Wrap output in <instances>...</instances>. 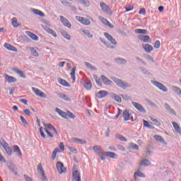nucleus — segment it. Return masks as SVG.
Here are the masks:
<instances>
[{
    "instance_id": "3c124183",
    "label": "nucleus",
    "mask_w": 181,
    "mask_h": 181,
    "mask_svg": "<svg viewBox=\"0 0 181 181\" xmlns=\"http://www.w3.org/2000/svg\"><path fill=\"white\" fill-rule=\"evenodd\" d=\"M140 71H141L142 74L146 76H149L151 74L148 70L146 68L141 67L140 68Z\"/></svg>"
},
{
    "instance_id": "a19ab883",
    "label": "nucleus",
    "mask_w": 181,
    "mask_h": 181,
    "mask_svg": "<svg viewBox=\"0 0 181 181\" xmlns=\"http://www.w3.org/2000/svg\"><path fill=\"white\" fill-rule=\"evenodd\" d=\"M85 66L90 71H97V68L93 66L90 62H85Z\"/></svg>"
},
{
    "instance_id": "4d7b16f0",
    "label": "nucleus",
    "mask_w": 181,
    "mask_h": 181,
    "mask_svg": "<svg viewBox=\"0 0 181 181\" xmlns=\"http://www.w3.org/2000/svg\"><path fill=\"white\" fill-rule=\"evenodd\" d=\"M129 146H131L132 149H134V150H136V151L139 150V146L134 144V143H131V144Z\"/></svg>"
},
{
    "instance_id": "0e129e2a",
    "label": "nucleus",
    "mask_w": 181,
    "mask_h": 181,
    "mask_svg": "<svg viewBox=\"0 0 181 181\" xmlns=\"http://www.w3.org/2000/svg\"><path fill=\"white\" fill-rule=\"evenodd\" d=\"M120 96H122V99L124 100H131L130 96L127 95H120Z\"/></svg>"
},
{
    "instance_id": "6ab92c4d",
    "label": "nucleus",
    "mask_w": 181,
    "mask_h": 181,
    "mask_svg": "<svg viewBox=\"0 0 181 181\" xmlns=\"http://www.w3.org/2000/svg\"><path fill=\"white\" fill-rule=\"evenodd\" d=\"M93 151L98 155H100L101 153H104L102 150L101 146H94L93 147Z\"/></svg>"
},
{
    "instance_id": "20e7f679",
    "label": "nucleus",
    "mask_w": 181,
    "mask_h": 181,
    "mask_svg": "<svg viewBox=\"0 0 181 181\" xmlns=\"http://www.w3.org/2000/svg\"><path fill=\"white\" fill-rule=\"evenodd\" d=\"M37 173L41 174L42 181H47V178L46 175H45V170H44L42 163H40L37 165Z\"/></svg>"
},
{
    "instance_id": "412c9836",
    "label": "nucleus",
    "mask_w": 181,
    "mask_h": 181,
    "mask_svg": "<svg viewBox=\"0 0 181 181\" xmlns=\"http://www.w3.org/2000/svg\"><path fill=\"white\" fill-rule=\"evenodd\" d=\"M78 21L81 22V23L85 25H88L90 24V20H88V18H85L83 17H78Z\"/></svg>"
},
{
    "instance_id": "4c0bfd02",
    "label": "nucleus",
    "mask_w": 181,
    "mask_h": 181,
    "mask_svg": "<svg viewBox=\"0 0 181 181\" xmlns=\"http://www.w3.org/2000/svg\"><path fill=\"white\" fill-rule=\"evenodd\" d=\"M57 95L59 97L60 99L64 100L66 101H69V98H68L67 95L63 94L62 93H57Z\"/></svg>"
},
{
    "instance_id": "9b49d317",
    "label": "nucleus",
    "mask_w": 181,
    "mask_h": 181,
    "mask_svg": "<svg viewBox=\"0 0 181 181\" xmlns=\"http://www.w3.org/2000/svg\"><path fill=\"white\" fill-rule=\"evenodd\" d=\"M72 177V181H81V173L77 170L73 172Z\"/></svg>"
},
{
    "instance_id": "f257e3e1",
    "label": "nucleus",
    "mask_w": 181,
    "mask_h": 181,
    "mask_svg": "<svg viewBox=\"0 0 181 181\" xmlns=\"http://www.w3.org/2000/svg\"><path fill=\"white\" fill-rule=\"evenodd\" d=\"M112 81H113L114 83H115L119 88H121L124 90L132 87V85L130 83L115 77L112 78Z\"/></svg>"
},
{
    "instance_id": "f03ea898",
    "label": "nucleus",
    "mask_w": 181,
    "mask_h": 181,
    "mask_svg": "<svg viewBox=\"0 0 181 181\" xmlns=\"http://www.w3.org/2000/svg\"><path fill=\"white\" fill-rule=\"evenodd\" d=\"M0 146H3L6 153L8 156H11V153H13V151H11V148L9 147V145L4 141V139H1L0 141Z\"/></svg>"
},
{
    "instance_id": "79ce46f5",
    "label": "nucleus",
    "mask_w": 181,
    "mask_h": 181,
    "mask_svg": "<svg viewBox=\"0 0 181 181\" xmlns=\"http://www.w3.org/2000/svg\"><path fill=\"white\" fill-rule=\"evenodd\" d=\"M134 179L136 180V177L145 178L146 175H144V173H143L141 171H136V172L134 173Z\"/></svg>"
},
{
    "instance_id": "4be33fe9",
    "label": "nucleus",
    "mask_w": 181,
    "mask_h": 181,
    "mask_svg": "<svg viewBox=\"0 0 181 181\" xmlns=\"http://www.w3.org/2000/svg\"><path fill=\"white\" fill-rule=\"evenodd\" d=\"M142 47L144 50L146 51V53H150L153 50L152 45H150L148 44L143 45Z\"/></svg>"
},
{
    "instance_id": "58836bf2",
    "label": "nucleus",
    "mask_w": 181,
    "mask_h": 181,
    "mask_svg": "<svg viewBox=\"0 0 181 181\" xmlns=\"http://www.w3.org/2000/svg\"><path fill=\"white\" fill-rule=\"evenodd\" d=\"M61 33L64 38H66L67 40H70L71 39V36H70L67 31L62 30Z\"/></svg>"
},
{
    "instance_id": "09e8293b",
    "label": "nucleus",
    "mask_w": 181,
    "mask_h": 181,
    "mask_svg": "<svg viewBox=\"0 0 181 181\" xmlns=\"http://www.w3.org/2000/svg\"><path fill=\"white\" fill-rule=\"evenodd\" d=\"M13 149L14 152L18 153V156H22V152L21 151V148H19V147L18 146H13Z\"/></svg>"
},
{
    "instance_id": "052dcab7",
    "label": "nucleus",
    "mask_w": 181,
    "mask_h": 181,
    "mask_svg": "<svg viewBox=\"0 0 181 181\" xmlns=\"http://www.w3.org/2000/svg\"><path fill=\"white\" fill-rule=\"evenodd\" d=\"M146 102L149 105H151L153 107H156V103H153L151 100H150L148 98H146Z\"/></svg>"
},
{
    "instance_id": "ea45409f",
    "label": "nucleus",
    "mask_w": 181,
    "mask_h": 181,
    "mask_svg": "<svg viewBox=\"0 0 181 181\" xmlns=\"http://www.w3.org/2000/svg\"><path fill=\"white\" fill-rule=\"evenodd\" d=\"M172 90L173 92H175L177 95L180 96L181 95V88L177 86H172Z\"/></svg>"
},
{
    "instance_id": "a878e982",
    "label": "nucleus",
    "mask_w": 181,
    "mask_h": 181,
    "mask_svg": "<svg viewBox=\"0 0 181 181\" xmlns=\"http://www.w3.org/2000/svg\"><path fill=\"white\" fill-rule=\"evenodd\" d=\"M26 35H28L34 41L39 40V37L35 33H33L32 32L26 31Z\"/></svg>"
},
{
    "instance_id": "338daca9",
    "label": "nucleus",
    "mask_w": 181,
    "mask_h": 181,
    "mask_svg": "<svg viewBox=\"0 0 181 181\" xmlns=\"http://www.w3.org/2000/svg\"><path fill=\"white\" fill-rule=\"evenodd\" d=\"M109 41L110 42L111 45H113L115 46H116L117 45L116 40L114 38L110 40Z\"/></svg>"
},
{
    "instance_id": "b1692460",
    "label": "nucleus",
    "mask_w": 181,
    "mask_h": 181,
    "mask_svg": "<svg viewBox=\"0 0 181 181\" xmlns=\"http://www.w3.org/2000/svg\"><path fill=\"white\" fill-rule=\"evenodd\" d=\"M4 47L10 51L14 52H17L18 49L16 47H15L13 45H11L10 44L8 43H5L4 44Z\"/></svg>"
},
{
    "instance_id": "69168bd1",
    "label": "nucleus",
    "mask_w": 181,
    "mask_h": 181,
    "mask_svg": "<svg viewBox=\"0 0 181 181\" xmlns=\"http://www.w3.org/2000/svg\"><path fill=\"white\" fill-rule=\"evenodd\" d=\"M45 132H47V135L49 136V138H53L54 134H52L49 130H47V128H45Z\"/></svg>"
},
{
    "instance_id": "2eb2a0df",
    "label": "nucleus",
    "mask_w": 181,
    "mask_h": 181,
    "mask_svg": "<svg viewBox=\"0 0 181 181\" xmlns=\"http://www.w3.org/2000/svg\"><path fill=\"white\" fill-rule=\"evenodd\" d=\"M98 18H99V21H100V22H102L106 26L110 27V28H114V26L111 24V23H110V21H108V20H107L104 17L99 16Z\"/></svg>"
},
{
    "instance_id": "2f4dec72",
    "label": "nucleus",
    "mask_w": 181,
    "mask_h": 181,
    "mask_svg": "<svg viewBox=\"0 0 181 181\" xmlns=\"http://www.w3.org/2000/svg\"><path fill=\"white\" fill-rule=\"evenodd\" d=\"M5 77H6V81H7L8 83H16L17 81V78L13 76L6 75Z\"/></svg>"
},
{
    "instance_id": "37998d69",
    "label": "nucleus",
    "mask_w": 181,
    "mask_h": 181,
    "mask_svg": "<svg viewBox=\"0 0 181 181\" xmlns=\"http://www.w3.org/2000/svg\"><path fill=\"white\" fill-rule=\"evenodd\" d=\"M81 32L83 33L85 35H87L88 38H92L93 37V35L90 33L89 30H81Z\"/></svg>"
},
{
    "instance_id": "393cba45",
    "label": "nucleus",
    "mask_w": 181,
    "mask_h": 181,
    "mask_svg": "<svg viewBox=\"0 0 181 181\" xmlns=\"http://www.w3.org/2000/svg\"><path fill=\"white\" fill-rule=\"evenodd\" d=\"M55 112L57 113H58L59 115H60V117H62V118L67 119V113L66 112H63L62 110H61L58 107H56Z\"/></svg>"
},
{
    "instance_id": "5701e85b",
    "label": "nucleus",
    "mask_w": 181,
    "mask_h": 181,
    "mask_svg": "<svg viewBox=\"0 0 181 181\" xmlns=\"http://www.w3.org/2000/svg\"><path fill=\"white\" fill-rule=\"evenodd\" d=\"M165 108L166 109V110L168 111V112L172 115H176V112L175 110H174L173 108H172L170 107V105H169L168 103L165 104Z\"/></svg>"
},
{
    "instance_id": "864d4df0",
    "label": "nucleus",
    "mask_w": 181,
    "mask_h": 181,
    "mask_svg": "<svg viewBox=\"0 0 181 181\" xmlns=\"http://www.w3.org/2000/svg\"><path fill=\"white\" fill-rule=\"evenodd\" d=\"M18 21L16 18H12V25L14 26V28H17L18 26Z\"/></svg>"
},
{
    "instance_id": "0eeeda50",
    "label": "nucleus",
    "mask_w": 181,
    "mask_h": 181,
    "mask_svg": "<svg viewBox=\"0 0 181 181\" xmlns=\"http://www.w3.org/2000/svg\"><path fill=\"white\" fill-rule=\"evenodd\" d=\"M100 8H102L103 12H104L107 14L111 13V9L108 6V5H107L105 3L100 2Z\"/></svg>"
},
{
    "instance_id": "bb28decb",
    "label": "nucleus",
    "mask_w": 181,
    "mask_h": 181,
    "mask_svg": "<svg viewBox=\"0 0 181 181\" xmlns=\"http://www.w3.org/2000/svg\"><path fill=\"white\" fill-rule=\"evenodd\" d=\"M8 169H10L13 174L17 175V167L13 163H10L8 165Z\"/></svg>"
},
{
    "instance_id": "ddd939ff",
    "label": "nucleus",
    "mask_w": 181,
    "mask_h": 181,
    "mask_svg": "<svg viewBox=\"0 0 181 181\" xmlns=\"http://www.w3.org/2000/svg\"><path fill=\"white\" fill-rule=\"evenodd\" d=\"M140 42H143L144 43H151V38L148 35H139L138 36Z\"/></svg>"
},
{
    "instance_id": "4468645a",
    "label": "nucleus",
    "mask_w": 181,
    "mask_h": 181,
    "mask_svg": "<svg viewBox=\"0 0 181 181\" xmlns=\"http://www.w3.org/2000/svg\"><path fill=\"white\" fill-rule=\"evenodd\" d=\"M122 117L124 118V121H129L132 119V121H134L132 117H131V114L129 113V110H125L124 112H122Z\"/></svg>"
},
{
    "instance_id": "9d476101",
    "label": "nucleus",
    "mask_w": 181,
    "mask_h": 181,
    "mask_svg": "<svg viewBox=\"0 0 181 181\" xmlns=\"http://www.w3.org/2000/svg\"><path fill=\"white\" fill-rule=\"evenodd\" d=\"M60 21L62 23L64 26H66L68 28H71V24L67 18H65L63 16H60Z\"/></svg>"
},
{
    "instance_id": "e433bc0d",
    "label": "nucleus",
    "mask_w": 181,
    "mask_h": 181,
    "mask_svg": "<svg viewBox=\"0 0 181 181\" xmlns=\"http://www.w3.org/2000/svg\"><path fill=\"white\" fill-rule=\"evenodd\" d=\"M31 11L33 12V13L35 15H38L40 17H44L45 16V13L42 11H40V10L33 8V9H31Z\"/></svg>"
},
{
    "instance_id": "680f3d73",
    "label": "nucleus",
    "mask_w": 181,
    "mask_h": 181,
    "mask_svg": "<svg viewBox=\"0 0 181 181\" xmlns=\"http://www.w3.org/2000/svg\"><path fill=\"white\" fill-rule=\"evenodd\" d=\"M104 37H105V38H107V40H110L113 38L111 35L107 33H104Z\"/></svg>"
},
{
    "instance_id": "774afa93",
    "label": "nucleus",
    "mask_w": 181,
    "mask_h": 181,
    "mask_svg": "<svg viewBox=\"0 0 181 181\" xmlns=\"http://www.w3.org/2000/svg\"><path fill=\"white\" fill-rule=\"evenodd\" d=\"M69 149L71 152H72L73 153H77V151L76 148H74L73 147H69Z\"/></svg>"
},
{
    "instance_id": "49530a36",
    "label": "nucleus",
    "mask_w": 181,
    "mask_h": 181,
    "mask_svg": "<svg viewBox=\"0 0 181 181\" xmlns=\"http://www.w3.org/2000/svg\"><path fill=\"white\" fill-rule=\"evenodd\" d=\"M115 137H116V139H117L120 141H124V142L127 141V138H125L124 136H122L119 134H116Z\"/></svg>"
},
{
    "instance_id": "603ef678",
    "label": "nucleus",
    "mask_w": 181,
    "mask_h": 181,
    "mask_svg": "<svg viewBox=\"0 0 181 181\" xmlns=\"http://www.w3.org/2000/svg\"><path fill=\"white\" fill-rule=\"evenodd\" d=\"M20 119L21 120L23 125H25V127L28 126V121L24 118L23 116H20Z\"/></svg>"
},
{
    "instance_id": "13d9d810",
    "label": "nucleus",
    "mask_w": 181,
    "mask_h": 181,
    "mask_svg": "<svg viewBox=\"0 0 181 181\" xmlns=\"http://www.w3.org/2000/svg\"><path fill=\"white\" fill-rule=\"evenodd\" d=\"M160 47V42L159 40H156L154 43V48L159 49Z\"/></svg>"
},
{
    "instance_id": "c03bdc74",
    "label": "nucleus",
    "mask_w": 181,
    "mask_h": 181,
    "mask_svg": "<svg viewBox=\"0 0 181 181\" xmlns=\"http://www.w3.org/2000/svg\"><path fill=\"white\" fill-rule=\"evenodd\" d=\"M134 33L136 34H140V35H146V33H148V30L137 28L134 30Z\"/></svg>"
},
{
    "instance_id": "c756f323",
    "label": "nucleus",
    "mask_w": 181,
    "mask_h": 181,
    "mask_svg": "<svg viewBox=\"0 0 181 181\" xmlns=\"http://www.w3.org/2000/svg\"><path fill=\"white\" fill-rule=\"evenodd\" d=\"M154 139L160 143H162L163 144L167 145V142H165L163 138L159 135H155Z\"/></svg>"
},
{
    "instance_id": "f704fd0d",
    "label": "nucleus",
    "mask_w": 181,
    "mask_h": 181,
    "mask_svg": "<svg viewBox=\"0 0 181 181\" xmlns=\"http://www.w3.org/2000/svg\"><path fill=\"white\" fill-rule=\"evenodd\" d=\"M72 141L74 143L78 144H86V140L80 139H77V138H73Z\"/></svg>"
},
{
    "instance_id": "6e6552de",
    "label": "nucleus",
    "mask_w": 181,
    "mask_h": 181,
    "mask_svg": "<svg viewBox=\"0 0 181 181\" xmlns=\"http://www.w3.org/2000/svg\"><path fill=\"white\" fill-rule=\"evenodd\" d=\"M56 167L59 174L65 173L66 171V169L65 168L64 165L62 162L57 163Z\"/></svg>"
},
{
    "instance_id": "6e6d98bb",
    "label": "nucleus",
    "mask_w": 181,
    "mask_h": 181,
    "mask_svg": "<svg viewBox=\"0 0 181 181\" xmlns=\"http://www.w3.org/2000/svg\"><path fill=\"white\" fill-rule=\"evenodd\" d=\"M151 120L153 121V122L156 126L159 127L160 125V122L158 121L156 119H153V117H151Z\"/></svg>"
},
{
    "instance_id": "cd10ccee",
    "label": "nucleus",
    "mask_w": 181,
    "mask_h": 181,
    "mask_svg": "<svg viewBox=\"0 0 181 181\" xmlns=\"http://www.w3.org/2000/svg\"><path fill=\"white\" fill-rule=\"evenodd\" d=\"M173 127L175 130V132L180 134V135H181V128L180 127L179 124H177V123H176L175 122H173Z\"/></svg>"
},
{
    "instance_id": "c85d7f7f",
    "label": "nucleus",
    "mask_w": 181,
    "mask_h": 181,
    "mask_svg": "<svg viewBox=\"0 0 181 181\" xmlns=\"http://www.w3.org/2000/svg\"><path fill=\"white\" fill-rule=\"evenodd\" d=\"M77 1L85 7H88L90 6V2L88 0H77Z\"/></svg>"
},
{
    "instance_id": "f3484780",
    "label": "nucleus",
    "mask_w": 181,
    "mask_h": 181,
    "mask_svg": "<svg viewBox=\"0 0 181 181\" xmlns=\"http://www.w3.org/2000/svg\"><path fill=\"white\" fill-rule=\"evenodd\" d=\"M104 156H107L112 159H116L117 158V154L115 153L111 152V151H104L103 152Z\"/></svg>"
},
{
    "instance_id": "aec40b11",
    "label": "nucleus",
    "mask_w": 181,
    "mask_h": 181,
    "mask_svg": "<svg viewBox=\"0 0 181 181\" xmlns=\"http://www.w3.org/2000/svg\"><path fill=\"white\" fill-rule=\"evenodd\" d=\"M121 95H117L114 93H112L110 94V97L112 99L116 100L118 103H121V102H122V100L121 99Z\"/></svg>"
},
{
    "instance_id": "e2e57ef3",
    "label": "nucleus",
    "mask_w": 181,
    "mask_h": 181,
    "mask_svg": "<svg viewBox=\"0 0 181 181\" xmlns=\"http://www.w3.org/2000/svg\"><path fill=\"white\" fill-rule=\"evenodd\" d=\"M40 132L41 136L43 137V139H46V134H45L43 132V127H40Z\"/></svg>"
},
{
    "instance_id": "7c9ffc66",
    "label": "nucleus",
    "mask_w": 181,
    "mask_h": 181,
    "mask_svg": "<svg viewBox=\"0 0 181 181\" xmlns=\"http://www.w3.org/2000/svg\"><path fill=\"white\" fill-rule=\"evenodd\" d=\"M58 83H59V84L63 86L68 87V88L70 87L69 83L67 81H66L64 79H62L61 78H59L58 79Z\"/></svg>"
},
{
    "instance_id": "dca6fc26",
    "label": "nucleus",
    "mask_w": 181,
    "mask_h": 181,
    "mask_svg": "<svg viewBox=\"0 0 181 181\" xmlns=\"http://www.w3.org/2000/svg\"><path fill=\"white\" fill-rule=\"evenodd\" d=\"M108 95V92L106 90H100L99 92L95 93L96 98L98 99H102L105 98Z\"/></svg>"
},
{
    "instance_id": "f8f14e48",
    "label": "nucleus",
    "mask_w": 181,
    "mask_h": 181,
    "mask_svg": "<svg viewBox=\"0 0 181 181\" xmlns=\"http://www.w3.org/2000/svg\"><path fill=\"white\" fill-rule=\"evenodd\" d=\"M42 28H44L45 32H47L49 35L54 36V37H57V33H55V31L54 30L51 29L49 27H47V25H44Z\"/></svg>"
},
{
    "instance_id": "a18cd8bd",
    "label": "nucleus",
    "mask_w": 181,
    "mask_h": 181,
    "mask_svg": "<svg viewBox=\"0 0 181 181\" xmlns=\"http://www.w3.org/2000/svg\"><path fill=\"white\" fill-rule=\"evenodd\" d=\"M150 165H151V162L149 161V160H147V159H144L141 160V162H140V165L148 167Z\"/></svg>"
},
{
    "instance_id": "c9c22d12",
    "label": "nucleus",
    "mask_w": 181,
    "mask_h": 181,
    "mask_svg": "<svg viewBox=\"0 0 181 181\" xmlns=\"http://www.w3.org/2000/svg\"><path fill=\"white\" fill-rule=\"evenodd\" d=\"M76 67L74 66L72 69V71H71V74H70L71 78L73 80V83H75L76 81Z\"/></svg>"
},
{
    "instance_id": "8fccbe9b",
    "label": "nucleus",
    "mask_w": 181,
    "mask_h": 181,
    "mask_svg": "<svg viewBox=\"0 0 181 181\" xmlns=\"http://www.w3.org/2000/svg\"><path fill=\"white\" fill-rule=\"evenodd\" d=\"M58 153H61L60 150L59 148H55L54 151L52 152V160H54L57 158V154Z\"/></svg>"
},
{
    "instance_id": "de8ad7c7",
    "label": "nucleus",
    "mask_w": 181,
    "mask_h": 181,
    "mask_svg": "<svg viewBox=\"0 0 181 181\" xmlns=\"http://www.w3.org/2000/svg\"><path fill=\"white\" fill-rule=\"evenodd\" d=\"M29 50L30 52L31 55L36 57H39V54L37 53V52L35 50V48L30 47Z\"/></svg>"
},
{
    "instance_id": "a211bd4d",
    "label": "nucleus",
    "mask_w": 181,
    "mask_h": 181,
    "mask_svg": "<svg viewBox=\"0 0 181 181\" xmlns=\"http://www.w3.org/2000/svg\"><path fill=\"white\" fill-rule=\"evenodd\" d=\"M100 79H102L105 86H111L112 83V81L109 80L108 78H106L104 75L100 76Z\"/></svg>"
},
{
    "instance_id": "7ed1b4c3",
    "label": "nucleus",
    "mask_w": 181,
    "mask_h": 181,
    "mask_svg": "<svg viewBox=\"0 0 181 181\" xmlns=\"http://www.w3.org/2000/svg\"><path fill=\"white\" fill-rule=\"evenodd\" d=\"M151 84L157 87L158 89H160L161 91L167 92L168 88L165 86H164L163 83L158 82L157 81H151Z\"/></svg>"
},
{
    "instance_id": "423d86ee",
    "label": "nucleus",
    "mask_w": 181,
    "mask_h": 181,
    "mask_svg": "<svg viewBox=\"0 0 181 181\" xmlns=\"http://www.w3.org/2000/svg\"><path fill=\"white\" fill-rule=\"evenodd\" d=\"M132 104L139 112H142L143 114L146 112L145 108L141 104H139L136 102H132Z\"/></svg>"
},
{
    "instance_id": "473e14b6",
    "label": "nucleus",
    "mask_w": 181,
    "mask_h": 181,
    "mask_svg": "<svg viewBox=\"0 0 181 181\" xmlns=\"http://www.w3.org/2000/svg\"><path fill=\"white\" fill-rule=\"evenodd\" d=\"M115 62H116L117 64H126L127 60L124 59L123 58L118 57L115 59Z\"/></svg>"
},
{
    "instance_id": "1a4fd4ad",
    "label": "nucleus",
    "mask_w": 181,
    "mask_h": 181,
    "mask_svg": "<svg viewBox=\"0 0 181 181\" xmlns=\"http://www.w3.org/2000/svg\"><path fill=\"white\" fill-rule=\"evenodd\" d=\"M81 83L87 90H90L92 88V83L90 81H81Z\"/></svg>"
},
{
    "instance_id": "39448f33",
    "label": "nucleus",
    "mask_w": 181,
    "mask_h": 181,
    "mask_svg": "<svg viewBox=\"0 0 181 181\" xmlns=\"http://www.w3.org/2000/svg\"><path fill=\"white\" fill-rule=\"evenodd\" d=\"M31 89L33 90L35 95H36L37 97H40L42 98H47L46 94L44 93V92H42L40 89H37L35 87H32Z\"/></svg>"
},
{
    "instance_id": "bf43d9fd",
    "label": "nucleus",
    "mask_w": 181,
    "mask_h": 181,
    "mask_svg": "<svg viewBox=\"0 0 181 181\" xmlns=\"http://www.w3.org/2000/svg\"><path fill=\"white\" fill-rule=\"evenodd\" d=\"M44 127H47L48 129H54L55 128L54 127V126L51 124H44Z\"/></svg>"
},
{
    "instance_id": "72a5a7b5",
    "label": "nucleus",
    "mask_w": 181,
    "mask_h": 181,
    "mask_svg": "<svg viewBox=\"0 0 181 181\" xmlns=\"http://www.w3.org/2000/svg\"><path fill=\"white\" fill-rule=\"evenodd\" d=\"M13 71H14V72L16 74H18L20 77H21L23 78H26L25 75L24 74V72L21 71V70H19L18 69H13Z\"/></svg>"
},
{
    "instance_id": "5fc2aeb1",
    "label": "nucleus",
    "mask_w": 181,
    "mask_h": 181,
    "mask_svg": "<svg viewBox=\"0 0 181 181\" xmlns=\"http://www.w3.org/2000/svg\"><path fill=\"white\" fill-rule=\"evenodd\" d=\"M68 117L70 119H75L76 118L75 115H74L72 112H71L69 111H67V113H66V117Z\"/></svg>"
}]
</instances>
